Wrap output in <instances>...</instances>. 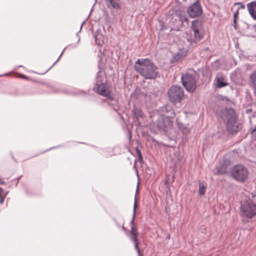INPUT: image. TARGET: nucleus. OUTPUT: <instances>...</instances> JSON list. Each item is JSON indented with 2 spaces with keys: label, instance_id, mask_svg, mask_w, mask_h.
<instances>
[{
  "label": "nucleus",
  "instance_id": "nucleus-13",
  "mask_svg": "<svg viewBox=\"0 0 256 256\" xmlns=\"http://www.w3.org/2000/svg\"><path fill=\"white\" fill-rule=\"evenodd\" d=\"M214 84L216 88H221L228 85L226 78L222 74H218L214 80Z\"/></svg>",
  "mask_w": 256,
  "mask_h": 256
},
{
  "label": "nucleus",
  "instance_id": "nucleus-33",
  "mask_svg": "<svg viewBox=\"0 0 256 256\" xmlns=\"http://www.w3.org/2000/svg\"><path fill=\"white\" fill-rule=\"evenodd\" d=\"M138 154L139 156H140V151L138 152Z\"/></svg>",
  "mask_w": 256,
  "mask_h": 256
},
{
  "label": "nucleus",
  "instance_id": "nucleus-19",
  "mask_svg": "<svg viewBox=\"0 0 256 256\" xmlns=\"http://www.w3.org/2000/svg\"><path fill=\"white\" fill-rule=\"evenodd\" d=\"M178 125L179 129L184 134L186 135L190 132V128L189 127L188 125H184L180 123H178Z\"/></svg>",
  "mask_w": 256,
  "mask_h": 256
},
{
  "label": "nucleus",
  "instance_id": "nucleus-28",
  "mask_svg": "<svg viewBox=\"0 0 256 256\" xmlns=\"http://www.w3.org/2000/svg\"><path fill=\"white\" fill-rule=\"evenodd\" d=\"M0 184H4V180L0 178Z\"/></svg>",
  "mask_w": 256,
  "mask_h": 256
},
{
  "label": "nucleus",
  "instance_id": "nucleus-8",
  "mask_svg": "<svg viewBox=\"0 0 256 256\" xmlns=\"http://www.w3.org/2000/svg\"><path fill=\"white\" fill-rule=\"evenodd\" d=\"M183 86L189 92H193L196 88V80L192 74H185L181 78Z\"/></svg>",
  "mask_w": 256,
  "mask_h": 256
},
{
  "label": "nucleus",
  "instance_id": "nucleus-4",
  "mask_svg": "<svg viewBox=\"0 0 256 256\" xmlns=\"http://www.w3.org/2000/svg\"><path fill=\"white\" fill-rule=\"evenodd\" d=\"M221 116L222 119L226 120V128L230 132H236L238 127L236 122V114L234 110L232 108H226L222 110Z\"/></svg>",
  "mask_w": 256,
  "mask_h": 256
},
{
  "label": "nucleus",
  "instance_id": "nucleus-24",
  "mask_svg": "<svg viewBox=\"0 0 256 256\" xmlns=\"http://www.w3.org/2000/svg\"><path fill=\"white\" fill-rule=\"evenodd\" d=\"M238 8L234 13V22H236V20L238 18Z\"/></svg>",
  "mask_w": 256,
  "mask_h": 256
},
{
  "label": "nucleus",
  "instance_id": "nucleus-15",
  "mask_svg": "<svg viewBox=\"0 0 256 256\" xmlns=\"http://www.w3.org/2000/svg\"><path fill=\"white\" fill-rule=\"evenodd\" d=\"M133 113L138 124H140L144 119V114L143 112L139 108H134L133 110Z\"/></svg>",
  "mask_w": 256,
  "mask_h": 256
},
{
  "label": "nucleus",
  "instance_id": "nucleus-22",
  "mask_svg": "<svg viewBox=\"0 0 256 256\" xmlns=\"http://www.w3.org/2000/svg\"><path fill=\"white\" fill-rule=\"evenodd\" d=\"M179 20L180 21L182 24L184 22H187L188 20L186 16L184 14H180L178 16Z\"/></svg>",
  "mask_w": 256,
  "mask_h": 256
},
{
  "label": "nucleus",
  "instance_id": "nucleus-17",
  "mask_svg": "<svg viewBox=\"0 0 256 256\" xmlns=\"http://www.w3.org/2000/svg\"><path fill=\"white\" fill-rule=\"evenodd\" d=\"M95 42L97 45L102 46L104 43V36L99 30H96L94 33Z\"/></svg>",
  "mask_w": 256,
  "mask_h": 256
},
{
  "label": "nucleus",
  "instance_id": "nucleus-2",
  "mask_svg": "<svg viewBox=\"0 0 256 256\" xmlns=\"http://www.w3.org/2000/svg\"><path fill=\"white\" fill-rule=\"evenodd\" d=\"M158 112L160 116L158 120L156 126L158 130L167 132L172 126V118L175 116V113L171 107L168 105L160 108Z\"/></svg>",
  "mask_w": 256,
  "mask_h": 256
},
{
  "label": "nucleus",
  "instance_id": "nucleus-25",
  "mask_svg": "<svg viewBox=\"0 0 256 256\" xmlns=\"http://www.w3.org/2000/svg\"><path fill=\"white\" fill-rule=\"evenodd\" d=\"M4 192V190H2V191L0 192V203L2 204L4 201V198H2V194Z\"/></svg>",
  "mask_w": 256,
  "mask_h": 256
},
{
  "label": "nucleus",
  "instance_id": "nucleus-11",
  "mask_svg": "<svg viewBox=\"0 0 256 256\" xmlns=\"http://www.w3.org/2000/svg\"><path fill=\"white\" fill-rule=\"evenodd\" d=\"M189 46H190L186 44V46H184L182 48H180L178 52L173 56L172 58V62H175L178 61L186 56L188 52Z\"/></svg>",
  "mask_w": 256,
  "mask_h": 256
},
{
  "label": "nucleus",
  "instance_id": "nucleus-16",
  "mask_svg": "<svg viewBox=\"0 0 256 256\" xmlns=\"http://www.w3.org/2000/svg\"><path fill=\"white\" fill-rule=\"evenodd\" d=\"M250 87L253 90L254 94L256 95V70L250 74Z\"/></svg>",
  "mask_w": 256,
  "mask_h": 256
},
{
  "label": "nucleus",
  "instance_id": "nucleus-10",
  "mask_svg": "<svg viewBox=\"0 0 256 256\" xmlns=\"http://www.w3.org/2000/svg\"><path fill=\"white\" fill-rule=\"evenodd\" d=\"M188 12L191 18L199 16L202 13V8L198 2L194 3L188 8Z\"/></svg>",
  "mask_w": 256,
  "mask_h": 256
},
{
  "label": "nucleus",
  "instance_id": "nucleus-6",
  "mask_svg": "<svg viewBox=\"0 0 256 256\" xmlns=\"http://www.w3.org/2000/svg\"><path fill=\"white\" fill-rule=\"evenodd\" d=\"M168 96L170 102L174 104L180 102L184 98V92L179 86H172L168 90Z\"/></svg>",
  "mask_w": 256,
  "mask_h": 256
},
{
  "label": "nucleus",
  "instance_id": "nucleus-1",
  "mask_svg": "<svg viewBox=\"0 0 256 256\" xmlns=\"http://www.w3.org/2000/svg\"><path fill=\"white\" fill-rule=\"evenodd\" d=\"M134 67L136 70L146 79H154L158 76L157 67L148 59H138Z\"/></svg>",
  "mask_w": 256,
  "mask_h": 256
},
{
  "label": "nucleus",
  "instance_id": "nucleus-26",
  "mask_svg": "<svg viewBox=\"0 0 256 256\" xmlns=\"http://www.w3.org/2000/svg\"><path fill=\"white\" fill-rule=\"evenodd\" d=\"M236 4L240 5L239 8H241L244 9V6L243 4H242L240 2H236L234 4V5H236Z\"/></svg>",
  "mask_w": 256,
  "mask_h": 256
},
{
  "label": "nucleus",
  "instance_id": "nucleus-5",
  "mask_svg": "<svg viewBox=\"0 0 256 256\" xmlns=\"http://www.w3.org/2000/svg\"><path fill=\"white\" fill-rule=\"evenodd\" d=\"M191 28L194 32V40H186L187 44L192 47L196 46V43L203 38L202 24L201 21L196 20L192 22Z\"/></svg>",
  "mask_w": 256,
  "mask_h": 256
},
{
  "label": "nucleus",
  "instance_id": "nucleus-21",
  "mask_svg": "<svg viewBox=\"0 0 256 256\" xmlns=\"http://www.w3.org/2000/svg\"><path fill=\"white\" fill-rule=\"evenodd\" d=\"M110 5L115 9H120V8L119 0H108Z\"/></svg>",
  "mask_w": 256,
  "mask_h": 256
},
{
  "label": "nucleus",
  "instance_id": "nucleus-30",
  "mask_svg": "<svg viewBox=\"0 0 256 256\" xmlns=\"http://www.w3.org/2000/svg\"><path fill=\"white\" fill-rule=\"evenodd\" d=\"M60 56H61V55H60ZM60 58V57H59V58H58L56 60V62H55L54 64V65L56 63V62L58 60H59Z\"/></svg>",
  "mask_w": 256,
  "mask_h": 256
},
{
  "label": "nucleus",
  "instance_id": "nucleus-34",
  "mask_svg": "<svg viewBox=\"0 0 256 256\" xmlns=\"http://www.w3.org/2000/svg\"><path fill=\"white\" fill-rule=\"evenodd\" d=\"M84 23V22H82V24H81V26H80V29L82 28V24Z\"/></svg>",
  "mask_w": 256,
  "mask_h": 256
},
{
  "label": "nucleus",
  "instance_id": "nucleus-14",
  "mask_svg": "<svg viewBox=\"0 0 256 256\" xmlns=\"http://www.w3.org/2000/svg\"><path fill=\"white\" fill-rule=\"evenodd\" d=\"M247 8L251 16L256 20V2H252L248 4Z\"/></svg>",
  "mask_w": 256,
  "mask_h": 256
},
{
  "label": "nucleus",
  "instance_id": "nucleus-12",
  "mask_svg": "<svg viewBox=\"0 0 256 256\" xmlns=\"http://www.w3.org/2000/svg\"><path fill=\"white\" fill-rule=\"evenodd\" d=\"M130 225H131V230L130 231V239L132 240L134 242L135 248H136V250L137 251L138 253V254L139 256H140V251L138 248V242H137L138 236L137 228L136 226H134V223L132 224H130Z\"/></svg>",
  "mask_w": 256,
  "mask_h": 256
},
{
  "label": "nucleus",
  "instance_id": "nucleus-27",
  "mask_svg": "<svg viewBox=\"0 0 256 256\" xmlns=\"http://www.w3.org/2000/svg\"><path fill=\"white\" fill-rule=\"evenodd\" d=\"M233 26H234V29L236 30L237 29L236 20L235 22H234V21Z\"/></svg>",
  "mask_w": 256,
  "mask_h": 256
},
{
  "label": "nucleus",
  "instance_id": "nucleus-18",
  "mask_svg": "<svg viewBox=\"0 0 256 256\" xmlns=\"http://www.w3.org/2000/svg\"><path fill=\"white\" fill-rule=\"evenodd\" d=\"M106 77L104 72L100 70L96 75V83L106 82Z\"/></svg>",
  "mask_w": 256,
  "mask_h": 256
},
{
  "label": "nucleus",
  "instance_id": "nucleus-29",
  "mask_svg": "<svg viewBox=\"0 0 256 256\" xmlns=\"http://www.w3.org/2000/svg\"><path fill=\"white\" fill-rule=\"evenodd\" d=\"M20 76H21V78H27V77L24 75L21 74Z\"/></svg>",
  "mask_w": 256,
  "mask_h": 256
},
{
  "label": "nucleus",
  "instance_id": "nucleus-7",
  "mask_svg": "<svg viewBox=\"0 0 256 256\" xmlns=\"http://www.w3.org/2000/svg\"><path fill=\"white\" fill-rule=\"evenodd\" d=\"M231 174L237 180L244 182L247 179L248 172L244 166L237 165L232 168L231 170Z\"/></svg>",
  "mask_w": 256,
  "mask_h": 256
},
{
  "label": "nucleus",
  "instance_id": "nucleus-32",
  "mask_svg": "<svg viewBox=\"0 0 256 256\" xmlns=\"http://www.w3.org/2000/svg\"><path fill=\"white\" fill-rule=\"evenodd\" d=\"M122 229H123L124 230H125V231L126 230V228L124 227V226H122Z\"/></svg>",
  "mask_w": 256,
  "mask_h": 256
},
{
  "label": "nucleus",
  "instance_id": "nucleus-31",
  "mask_svg": "<svg viewBox=\"0 0 256 256\" xmlns=\"http://www.w3.org/2000/svg\"><path fill=\"white\" fill-rule=\"evenodd\" d=\"M254 132H256V126H254Z\"/></svg>",
  "mask_w": 256,
  "mask_h": 256
},
{
  "label": "nucleus",
  "instance_id": "nucleus-20",
  "mask_svg": "<svg viewBox=\"0 0 256 256\" xmlns=\"http://www.w3.org/2000/svg\"><path fill=\"white\" fill-rule=\"evenodd\" d=\"M206 184L203 182H200L198 184V194L200 196H203L206 192Z\"/></svg>",
  "mask_w": 256,
  "mask_h": 256
},
{
  "label": "nucleus",
  "instance_id": "nucleus-9",
  "mask_svg": "<svg viewBox=\"0 0 256 256\" xmlns=\"http://www.w3.org/2000/svg\"><path fill=\"white\" fill-rule=\"evenodd\" d=\"M94 88L99 94L106 97L108 100H114L113 95L110 90V88L106 85V82L96 83Z\"/></svg>",
  "mask_w": 256,
  "mask_h": 256
},
{
  "label": "nucleus",
  "instance_id": "nucleus-23",
  "mask_svg": "<svg viewBox=\"0 0 256 256\" xmlns=\"http://www.w3.org/2000/svg\"><path fill=\"white\" fill-rule=\"evenodd\" d=\"M136 200L134 201V209H133V216H132V220L130 222V224H132L134 222V218L136 214Z\"/></svg>",
  "mask_w": 256,
  "mask_h": 256
},
{
  "label": "nucleus",
  "instance_id": "nucleus-3",
  "mask_svg": "<svg viewBox=\"0 0 256 256\" xmlns=\"http://www.w3.org/2000/svg\"><path fill=\"white\" fill-rule=\"evenodd\" d=\"M240 212L242 217L247 218H252L256 215V194L241 202Z\"/></svg>",
  "mask_w": 256,
  "mask_h": 256
},
{
  "label": "nucleus",
  "instance_id": "nucleus-35",
  "mask_svg": "<svg viewBox=\"0 0 256 256\" xmlns=\"http://www.w3.org/2000/svg\"><path fill=\"white\" fill-rule=\"evenodd\" d=\"M3 76V75H0V76Z\"/></svg>",
  "mask_w": 256,
  "mask_h": 256
}]
</instances>
